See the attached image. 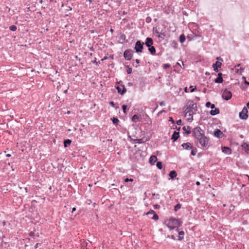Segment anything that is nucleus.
Segmentation results:
<instances>
[{"mask_svg": "<svg viewBox=\"0 0 249 249\" xmlns=\"http://www.w3.org/2000/svg\"><path fill=\"white\" fill-rule=\"evenodd\" d=\"M202 153H201V152H199V153H198L197 154V157H198V158H200V157H201V156H202Z\"/></svg>", "mask_w": 249, "mask_h": 249, "instance_id": "e2e57ef3", "label": "nucleus"}, {"mask_svg": "<svg viewBox=\"0 0 249 249\" xmlns=\"http://www.w3.org/2000/svg\"><path fill=\"white\" fill-rule=\"evenodd\" d=\"M177 176V173L176 171H171L169 174V176L172 179H174Z\"/></svg>", "mask_w": 249, "mask_h": 249, "instance_id": "b1692460", "label": "nucleus"}, {"mask_svg": "<svg viewBox=\"0 0 249 249\" xmlns=\"http://www.w3.org/2000/svg\"><path fill=\"white\" fill-rule=\"evenodd\" d=\"M153 207L155 209H157L160 208V206L159 204H155L153 206Z\"/></svg>", "mask_w": 249, "mask_h": 249, "instance_id": "5fc2aeb1", "label": "nucleus"}, {"mask_svg": "<svg viewBox=\"0 0 249 249\" xmlns=\"http://www.w3.org/2000/svg\"><path fill=\"white\" fill-rule=\"evenodd\" d=\"M150 140V138L149 137H147V138H145L144 139V141H145V142H147V141H148Z\"/></svg>", "mask_w": 249, "mask_h": 249, "instance_id": "338daca9", "label": "nucleus"}, {"mask_svg": "<svg viewBox=\"0 0 249 249\" xmlns=\"http://www.w3.org/2000/svg\"><path fill=\"white\" fill-rule=\"evenodd\" d=\"M142 118L141 116H139L137 114L134 115L131 117V121L134 123H137V122H141L142 121Z\"/></svg>", "mask_w": 249, "mask_h": 249, "instance_id": "a211bd4d", "label": "nucleus"}, {"mask_svg": "<svg viewBox=\"0 0 249 249\" xmlns=\"http://www.w3.org/2000/svg\"><path fill=\"white\" fill-rule=\"evenodd\" d=\"M153 31L156 34L157 36L160 34L159 32L156 29L155 30L154 28H153Z\"/></svg>", "mask_w": 249, "mask_h": 249, "instance_id": "4d7b16f0", "label": "nucleus"}, {"mask_svg": "<svg viewBox=\"0 0 249 249\" xmlns=\"http://www.w3.org/2000/svg\"><path fill=\"white\" fill-rule=\"evenodd\" d=\"M134 51L131 49L125 50L123 54V56L126 60L129 61L133 57Z\"/></svg>", "mask_w": 249, "mask_h": 249, "instance_id": "423d86ee", "label": "nucleus"}, {"mask_svg": "<svg viewBox=\"0 0 249 249\" xmlns=\"http://www.w3.org/2000/svg\"><path fill=\"white\" fill-rule=\"evenodd\" d=\"M244 83L247 86H249V82L247 81V80L244 81Z\"/></svg>", "mask_w": 249, "mask_h": 249, "instance_id": "680f3d73", "label": "nucleus"}, {"mask_svg": "<svg viewBox=\"0 0 249 249\" xmlns=\"http://www.w3.org/2000/svg\"><path fill=\"white\" fill-rule=\"evenodd\" d=\"M241 147L242 149L245 151V153L249 155V143L243 142V143L241 144Z\"/></svg>", "mask_w": 249, "mask_h": 249, "instance_id": "f8f14e48", "label": "nucleus"}, {"mask_svg": "<svg viewBox=\"0 0 249 249\" xmlns=\"http://www.w3.org/2000/svg\"><path fill=\"white\" fill-rule=\"evenodd\" d=\"M171 67V65L168 63L164 64L163 65V68L165 70H166L169 68Z\"/></svg>", "mask_w": 249, "mask_h": 249, "instance_id": "a19ab883", "label": "nucleus"}, {"mask_svg": "<svg viewBox=\"0 0 249 249\" xmlns=\"http://www.w3.org/2000/svg\"><path fill=\"white\" fill-rule=\"evenodd\" d=\"M181 207V205L180 203H178L177 205H176L174 207V211L175 212H177L178 210H179Z\"/></svg>", "mask_w": 249, "mask_h": 249, "instance_id": "f704fd0d", "label": "nucleus"}, {"mask_svg": "<svg viewBox=\"0 0 249 249\" xmlns=\"http://www.w3.org/2000/svg\"><path fill=\"white\" fill-rule=\"evenodd\" d=\"M145 137H143L141 139H137L136 140V142L139 144L143 143L145 142V141H144Z\"/></svg>", "mask_w": 249, "mask_h": 249, "instance_id": "2f4dec72", "label": "nucleus"}, {"mask_svg": "<svg viewBox=\"0 0 249 249\" xmlns=\"http://www.w3.org/2000/svg\"><path fill=\"white\" fill-rule=\"evenodd\" d=\"M157 158L156 156H154V155H152L151 156L149 159V162L151 164V165H154L155 164V162L157 161Z\"/></svg>", "mask_w": 249, "mask_h": 249, "instance_id": "4be33fe9", "label": "nucleus"}, {"mask_svg": "<svg viewBox=\"0 0 249 249\" xmlns=\"http://www.w3.org/2000/svg\"><path fill=\"white\" fill-rule=\"evenodd\" d=\"M132 85H133V84H132V83H131V82H128L127 84V86L129 87L132 86Z\"/></svg>", "mask_w": 249, "mask_h": 249, "instance_id": "69168bd1", "label": "nucleus"}, {"mask_svg": "<svg viewBox=\"0 0 249 249\" xmlns=\"http://www.w3.org/2000/svg\"><path fill=\"white\" fill-rule=\"evenodd\" d=\"M179 132L175 131L171 136V139L173 141V142H175L179 138Z\"/></svg>", "mask_w": 249, "mask_h": 249, "instance_id": "dca6fc26", "label": "nucleus"}, {"mask_svg": "<svg viewBox=\"0 0 249 249\" xmlns=\"http://www.w3.org/2000/svg\"><path fill=\"white\" fill-rule=\"evenodd\" d=\"M111 120L112 122V123L115 125H117L120 122L119 119L116 117H113V118H111Z\"/></svg>", "mask_w": 249, "mask_h": 249, "instance_id": "c85d7f7f", "label": "nucleus"}, {"mask_svg": "<svg viewBox=\"0 0 249 249\" xmlns=\"http://www.w3.org/2000/svg\"><path fill=\"white\" fill-rule=\"evenodd\" d=\"M182 121L181 119L178 120L177 121L176 123L178 125H180L181 124Z\"/></svg>", "mask_w": 249, "mask_h": 249, "instance_id": "864d4df0", "label": "nucleus"}, {"mask_svg": "<svg viewBox=\"0 0 249 249\" xmlns=\"http://www.w3.org/2000/svg\"><path fill=\"white\" fill-rule=\"evenodd\" d=\"M222 152L226 154L230 155L232 153L231 148L227 146H222Z\"/></svg>", "mask_w": 249, "mask_h": 249, "instance_id": "ddd939ff", "label": "nucleus"}, {"mask_svg": "<svg viewBox=\"0 0 249 249\" xmlns=\"http://www.w3.org/2000/svg\"><path fill=\"white\" fill-rule=\"evenodd\" d=\"M92 62L93 64H95L96 65H98V64L100 63V61L97 62L96 58H95V60L92 61Z\"/></svg>", "mask_w": 249, "mask_h": 249, "instance_id": "3c124183", "label": "nucleus"}, {"mask_svg": "<svg viewBox=\"0 0 249 249\" xmlns=\"http://www.w3.org/2000/svg\"><path fill=\"white\" fill-rule=\"evenodd\" d=\"M159 215L157 214H156V213H155L153 214V216L152 218V219L155 220H157L159 219Z\"/></svg>", "mask_w": 249, "mask_h": 249, "instance_id": "37998d69", "label": "nucleus"}, {"mask_svg": "<svg viewBox=\"0 0 249 249\" xmlns=\"http://www.w3.org/2000/svg\"><path fill=\"white\" fill-rule=\"evenodd\" d=\"M29 235L30 237H34V236L35 235V233L34 232H33V231H31V232H29Z\"/></svg>", "mask_w": 249, "mask_h": 249, "instance_id": "6e6d98bb", "label": "nucleus"}, {"mask_svg": "<svg viewBox=\"0 0 249 249\" xmlns=\"http://www.w3.org/2000/svg\"><path fill=\"white\" fill-rule=\"evenodd\" d=\"M148 50L151 54L155 55L156 54V51L154 46L152 45L150 47H148Z\"/></svg>", "mask_w": 249, "mask_h": 249, "instance_id": "5701e85b", "label": "nucleus"}, {"mask_svg": "<svg viewBox=\"0 0 249 249\" xmlns=\"http://www.w3.org/2000/svg\"><path fill=\"white\" fill-rule=\"evenodd\" d=\"M125 67L126 68V72L128 74H130L132 73V68L129 67L128 65H125Z\"/></svg>", "mask_w": 249, "mask_h": 249, "instance_id": "473e14b6", "label": "nucleus"}, {"mask_svg": "<svg viewBox=\"0 0 249 249\" xmlns=\"http://www.w3.org/2000/svg\"><path fill=\"white\" fill-rule=\"evenodd\" d=\"M144 45V42H142L141 40H138L136 42L134 46L135 52L138 53H142V52Z\"/></svg>", "mask_w": 249, "mask_h": 249, "instance_id": "39448f33", "label": "nucleus"}, {"mask_svg": "<svg viewBox=\"0 0 249 249\" xmlns=\"http://www.w3.org/2000/svg\"><path fill=\"white\" fill-rule=\"evenodd\" d=\"M164 223L170 230H172L180 227L182 222L178 218L171 217L169 219L165 220Z\"/></svg>", "mask_w": 249, "mask_h": 249, "instance_id": "f257e3e1", "label": "nucleus"}, {"mask_svg": "<svg viewBox=\"0 0 249 249\" xmlns=\"http://www.w3.org/2000/svg\"><path fill=\"white\" fill-rule=\"evenodd\" d=\"M166 237L168 238H171L172 239H173L174 240H177V239L175 238V236L174 235H168L166 236Z\"/></svg>", "mask_w": 249, "mask_h": 249, "instance_id": "09e8293b", "label": "nucleus"}, {"mask_svg": "<svg viewBox=\"0 0 249 249\" xmlns=\"http://www.w3.org/2000/svg\"><path fill=\"white\" fill-rule=\"evenodd\" d=\"M160 106H165V102L164 101H161L160 103Z\"/></svg>", "mask_w": 249, "mask_h": 249, "instance_id": "bf43d9fd", "label": "nucleus"}, {"mask_svg": "<svg viewBox=\"0 0 249 249\" xmlns=\"http://www.w3.org/2000/svg\"><path fill=\"white\" fill-rule=\"evenodd\" d=\"M248 110L245 107H243L242 110L239 113V118L241 120H245L248 118Z\"/></svg>", "mask_w": 249, "mask_h": 249, "instance_id": "0eeeda50", "label": "nucleus"}, {"mask_svg": "<svg viewBox=\"0 0 249 249\" xmlns=\"http://www.w3.org/2000/svg\"><path fill=\"white\" fill-rule=\"evenodd\" d=\"M189 88L191 89L190 92H193L196 89V86L194 87L193 86H190Z\"/></svg>", "mask_w": 249, "mask_h": 249, "instance_id": "c03bdc74", "label": "nucleus"}, {"mask_svg": "<svg viewBox=\"0 0 249 249\" xmlns=\"http://www.w3.org/2000/svg\"><path fill=\"white\" fill-rule=\"evenodd\" d=\"M205 137V134L203 136H200V137H198V138H196L195 139V142L196 143V142H199L200 143V142H201V141L202 140V139Z\"/></svg>", "mask_w": 249, "mask_h": 249, "instance_id": "4c0bfd02", "label": "nucleus"}, {"mask_svg": "<svg viewBox=\"0 0 249 249\" xmlns=\"http://www.w3.org/2000/svg\"><path fill=\"white\" fill-rule=\"evenodd\" d=\"M205 106L206 107H208V108L211 107V108H212V109H213L214 108H215L214 104H212L210 102H206V103L205 104Z\"/></svg>", "mask_w": 249, "mask_h": 249, "instance_id": "cd10ccee", "label": "nucleus"}, {"mask_svg": "<svg viewBox=\"0 0 249 249\" xmlns=\"http://www.w3.org/2000/svg\"><path fill=\"white\" fill-rule=\"evenodd\" d=\"M122 108L124 113L126 114L127 113V106L126 105H123L122 106Z\"/></svg>", "mask_w": 249, "mask_h": 249, "instance_id": "c9c22d12", "label": "nucleus"}, {"mask_svg": "<svg viewBox=\"0 0 249 249\" xmlns=\"http://www.w3.org/2000/svg\"><path fill=\"white\" fill-rule=\"evenodd\" d=\"M216 59H217L216 61H219V60H221V61H223V59L221 58L220 56L219 57H217L216 58Z\"/></svg>", "mask_w": 249, "mask_h": 249, "instance_id": "052dcab7", "label": "nucleus"}, {"mask_svg": "<svg viewBox=\"0 0 249 249\" xmlns=\"http://www.w3.org/2000/svg\"><path fill=\"white\" fill-rule=\"evenodd\" d=\"M165 34L164 33H160L159 35H157V36L159 38L164 39V37L165 36Z\"/></svg>", "mask_w": 249, "mask_h": 249, "instance_id": "ea45409f", "label": "nucleus"}, {"mask_svg": "<svg viewBox=\"0 0 249 249\" xmlns=\"http://www.w3.org/2000/svg\"><path fill=\"white\" fill-rule=\"evenodd\" d=\"M71 143V140L70 139H66L64 141V146L66 148L70 146Z\"/></svg>", "mask_w": 249, "mask_h": 249, "instance_id": "393cba45", "label": "nucleus"}, {"mask_svg": "<svg viewBox=\"0 0 249 249\" xmlns=\"http://www.w3.org/2000/svg\"><path fill=\"white\" fill-rule=\"evenodd\" d=\"M188 116H191V118H188L187 119V121L189 122H192V121L193 120V114L195 113V112L193 111L188 112Z\"/></svg>", "mask_w": 249, "mask_h": 249, "instance_id": "a878e982", "label": "nucleus"}, {"mask_svg": "<svg viewBox=\"0 0 249 249\" xmlns=\"http://www.w3.org/2000/svg\"><path fill=\"white\" fill-rule=\"evenodd\" d=\"M222 63L219 61H216L212 65L213 70L215 72H217L219 71L218 68H220L222 66Z\"/></svg>", "mask_w": 249, "mask_h": 249, "instance_id": "9b49d317", "label": "nucleus"}, {"mask_svg": "<svg viewBox=\"0 0 249 249\" xmlns=\"http://www.w3.org/2000/svg\"><path fill=\"white\" fill-rule=\"evenodd\" d=\"M9 29L10 31L14 32L17 30V27L16 26L13 25L9 27Z\"/></svg>", "mask_w": 249, "mask_h": 249, "instance_id": "58836bf2", "label": "nucleus"}, {"mask_svg": "<svg viewBox=\"0 0 249 249\" xmlns=\"http://www.w3.org/2000/svg\"><path fill=\"white\" fill-rule=\"evenodd\" d=\"M232 97L231 92L228 90L227 89H225L224 91L223 94L222 95V98H223L226 101L229 100Z\"/></svg>", "mask_w": 249, "mask_h": 249, "instance_id": "6e6552de", "label": "nucleus"}, {"mask_svg": "<svg viewBox=\"0 0 249 249\" xmlns=\"http://www.w3.org/2000/svg\"><path fill=\"white\" fill-rule=\"evenodd\" d=\"M213 109H212L210 111V114L211 115H212V116H215V115H216L217 114H218L220 113V110H219V108H216L215 107V108H214Z\"/></svg>", "mask_w": 249, "mask_h": 249, "instance_id": "412c9836", "label": "nucleus"}, {"mask_svg": "<svg viewBox=\"0 0 249 249\" xmlns=\"http://www.w3.org/2000/svg\"><path fill=\"white\" fill-rule=\"evenodd\" d=\"M182 129L184 131L183 132L184 135H188L191 133V127L190 126H187V127H186L185 126H184L182 127Z\"/></svg>", "mask_w": 249, "mask_h": 249, "instance_id": "f3484780", "label": "nucleus"}, {"mask_svg": "<svg viewBox=\"0 0 249 249\" xmlns=\"http://www.w3.org/2000/svg\"><path fill=\"white\" fill-rule=\"evenodd\" d=\"M171 46L174 49H176L178 48V44L177 41L173 40L171 43Z\"/></svg>", "mask_w": 249, "mask_h": 249, "instance_id": "7c9ffc66", "label": "nucleus"}, {"mask_svg": "<svg viewBox=\"0 0 249 249\" xmlns=\"http://www.w3.org/2000/svg\"><path fill=\"white\" fill-rule=\"evenodd\" d=\"M213 136L218 139L222 138L224 135L222 132L219 129H215L213 131Z\"/></svg>", "mask_w": 249, "mask_h": 249, "instance_id": "9d476101", "label": "nucleus"}, {"mask_svg": "<svg viewBox=\"0 0 249 249\" xmlns=\"http://www.w3.org/2000/svg\"><path fill=\"white\" fill-rule=\"evenodd\" d=\"M244 70H245V68H242V67H241L239 69H237V70H236V72L237 73H238V72H239V71H243Z\"/></svg>", "mask_w": 249, "mask_h": 249, "instance_id": "603ef678", "label": "nucleus"}, {"mask_svg": "<svg viewBox=\"0 0 249 249\" xmlns=\"http://www.w3.org/2000/svg\"><path fill=\"white\" fill-rule=\"evenodd\" d=\"M147 47H150L153 44L152 38L147 37L146 38L145 42L144 43Z\"/></svg>", "mask_w": 249, "mask_h": 249, "instance_id": "2eb2a0df", "label": "nucleus"}, {"mask_svg": "<svg viewBox=\"0 0 249 249\" xmlns=\"http://www.w3.org/2000/svg\"><path fill=\"white\" fill-rule=\"evenodd\" d=\"M176 231L178 232V240L179 241L183 240L184 238L183 235H184V232L183 231H179L178 228L176 229Z\"/></svg>", "mask_w": 249, "mask_h": 249, "instance_id": "6ab92c4d", "label": "nucleus"}, {"mask_svg": "<svg viewBox=\"0 0 249 249\" xmlns=\"http://www.w3.org/2000/svg\"><path fill=\"white\" fill-rule=\"evenodd\" d=\"M119 38L120 40L122 41L120 42V43L123 44L124 42H128V40L125 39V36L124 34L121 33Z\"/></svg>", "mask_w": 249, "mask_h": 249, "instance_id": "aec40b11", "label": "nucleus"}, {"mask_svg": "<svg viewBox=\"0 0 249 249\" xmlns=\"http://www.w3.org/2000/svg\"><path fill=\"white\" fill-rule=\"evenodd\" d=\"M123 82L122 81H120L119 82H117L116 84H120V86H115V88L117 90V92L119 94L121 95H123L125 94L126 91V89L125 88L124 85L123 84Z\"/></svg>", "mask_w": 249, "mask_h": 249, "instance_id": "20e7f679", "label": "nucleus"}, {"mask_svg": "<svg viewBox=\"0 0 249 249\" xmlns=\"http://www.w3.org/2000/svg\"><path fill=\"white\" fill-rule=\"evenodd\" d=\"M181 146L183 147L184 149L187 150H190L191 148H193L192 144L189 142L182 143L181 144Z\"/></svg>", "mask_w": 249, "mask_h": 249, "instance_id": "4468645a", "label": "nucleus"}, {"mask_svg": "<svg viewBox=\"0 0 249 249\" xmlns=\"http://www.w3.org/2000/svg\"><path fill=\"white\" fill-rule=\"evenodd\" d=\"M191 149H192L191 150V154L192 156H195L196 154V152H197V149L196 147H194L193 146V148H191Z\"/></svg>", "mask_w": 249, "mask_h": 249, "instance_id": "72a5a7b5", "label": "nucleus"}, {"mask_svg": "<svg viewBox=\"0 0 249 249\" xmlns=\"http://www.w3.org/2000/svg\"><path fill=\"white\" fill-rule=\"evenodd\" d=\"M152 19L150 17H146L145 19L146 22L149 23L151 22Z\"/></svg>", "mask_w": 249, "mask_h": 249, "instance_id": "49530a36", "label": "nucleus"}, {"mask_svg": "<svg viewBox=\"0 0 249 249\" xmlns=\"http://www.w3.org/2000/svg\"><path fill=\"white\" fill-rule=\"evenodd\" d=\"M133 179L132 178H125L124 180V181L125 182H128L129 181H130V182H133Z\"/></svg>", "mask_w": 249, "mask_h": 249, "instance_id": "de8ad7c7", "label": "nucleus"}, {"mask_svg": "<svg viewBox=\"0 0 249 249\" xmlns=\"http://www.w3.org/2000/svg\"><path fill=\"white\" fill-rule=\"evenodd\" d=\"M135 62H136V63L137 64H139V63H140V60L139 59H136L135 60Z\"/></svg>", "mask_w": 249, "mask_h": 249, "instance_id": "0e129e2a", "label": "nucleus"}, {"mask_svg": "<svg viewBox=\"0 0 249 249\" xmlns=\"http://www.w3.org/2000/svg\"><path fill=\"white\" fill-rule=\"evenodd\" d=\"M157 167L159 169L162 168V163L161 161H157L156 164Z\"/></svg>", "mask_w": 249, "mask_h": 249, "instance_id": "e433bc0d", "label": "nucleus"}, {"mask_svg": "<svg viewBox=\"0 0 249 249\" xmlns=\"http://www.w3.org/2000/svg\"><path fill=\"white\" fill-rule=\"evenodd\" d=\"M209 138L205 136L202 139V140L200 142V145L206 149H208L209 145Z\"/></svg>", "mask_w": 249, "mask_h": 249, "instance_id": "1a4fd4ad", "label": "nucleus"}, {"mask_svg": "<svg viewBox=\"0 0 249 249\" xmlns=\"http://www.w3.org/2000/svg\"><path fill=\"white\" fill-rule=\"evenodd\" d=\"M192 136L194 139L198 138V137L203 136L204 131L200 127L197 126L195 127L192 130Z\"/></svg>", "mask_w": 249, "mask_h": 249, "instance_id": "7ed1b4c3", "label": "nucleus"}, {"mask_svg": "<svg viewBox=\"0 0 249 249\" xmlns=\"http://www.w3.org/2000/svg\"><path fill=\"white\" fill-rule=\"evenodd\" d=\"M223 77H217V78H216L214 80V82L215 83H218V84H221V83H222L223 82Z\"/></svg>", "mask_w": 249, "mask_h": 249, "instance_id": "bb28decb", "label": "nucleus"}, {"mask_svg": "<svg viewBox=\"0 0 249 249\" xmlns=\"http://www.w3.org/2000/svg\"><path fill=\"white\" fill-rule=\"evenodd\" d=\"M155 213V212H154V211H153V210H150L147 213H146V214H154Z\"/></svg>", "mask_w": 249, "mask_h": 249, "instance_id": "a18cd8bd", "label": "nucleus"}, {"mask_svg": "<svg viewBox=\"0 0 249 249\" xmlns=\"http://www.w3.org/2000/svg\"><path fill=\"white\" fill-rule=\"evenodd\" d=\"M109 105H110V106H111V107H115L116 109H117V108H119V107H118V106H117V107H115V103H114V102H113V101H110V102H109Z\"/></svg>", "mask_w": 249, "mask_h": 249, "instance_id": "79ce46f5", "label": "nucleus"}, {"mask_svg": "<svg viewBox=\"0 0 249 249\" xmlns=\"http://www.w3.org/2000/svg\"><path fill=\"white\" fill-rule=\"evenodd\" d=\"M179 41L181 43H183L186 40V37L184 34H181L179 37Z\"/></svg>", "mask_w": 249, "mask_h": 249, "instance_id": "c756f323", "label": "nucleus"}, {"mask_svg": "<svg viewBox=\"0 0 249 249\" xmlns=\"http://www.w3.org/2000/svg\"><path fill=\"white\" fill-rule=\"evenodd\" d=\"M168 121L169 122H172V124H174L175 123V121L174 120L173 118L172 117H169Z\"/></svg>", "mask_w": 249, "mask_h": 249, "instance_id": "8fccbe9b", "label": "nucleus"}, {"mask_svg": "<svg viewBox=\"0 0 249 249\" xmlns=\"http://www.w3.org/2000/svg\"><path fill=\"white\" fill-rule=\"evenodd\" d=\"M197 110L196 104L191 100L188 101L186 106L184 107V112L185 113V116L188 114V112L193 111L196 112Z\"/></svg>", "mask_w": 249, "mask_h": 249, "instance_id": "f03ea898", "label": "nucleus"}, {"mask_svg": "<svg viewBox=\"0 0 249 249\" xmlns=\"http://www.w3.org/2000/svg\"><path fill=\"white\" fill-rule=\"evenodd\" d=\"M222 75H223V74L221 72H218L217 73V77H223Z\"/></svg>", "mask_w": 249, "mask_h": 249, "instance_id": "13d9d810", "label": "nucleus"}, {"mask_svg": "<svg viewBox=\"0 0 249 249\" xmlns=\"http://www.w3.org/2000/svg\"><path fill=\"white\" fill-rule=\"evenodd\" d=\"M247 107L249 109V101L247 103Z\"/></svg>", "mask_w": 249, "mask_h": 249, "instance_id": "774afa93", "label": "nucleus"}]
</instances>
